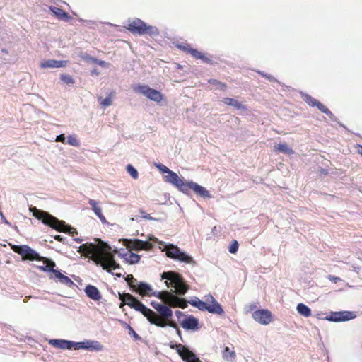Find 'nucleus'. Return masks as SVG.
Wrapping results in <instances>:
<instances>
[{"mask_svg": "<svg viewBox=\"0 0 362 362\" xmlns=\"http://www.w3.org/2000/svg\"><path fill=\"white\" fill-rule=\"evenodd\" d=\"M128 329H129L130 334H132L136 339L139 338L138 334L135 332V331L129 325H128Z\"/></svg>", "mask_w": 362, "mask_h": 362, "instance_id": "nucleus-48", "label": "nucleus"}, {"mask_svg": "<svg viewBox=\"0 0 362 362\" xmlns=\"http://www.w3.org/2000/svg\"><path fill=\"white\" fill-rule=\"evenodd\" d=\"M235 354L230 351L228 347H226L223 354V358L228 361H232L235 359Z\"/></svg>", "mask_w": 362, "mask_h": 362, "instance_id": "nucleus-32", "label": "nucleus"}, {"mask_svg": "<svg viewBox=\"0 0 362 362\" xmlns=\"http://www.w3.org/2000/svg\"><path fill=\"white\" fill-rule=\"evenodd\" d=\"M117 277H120L122 276L121 273H115V274Z\"/></svg>", "mask_w": 362, "mask_h": 362, "instance_id": "nucleus-63", "label": "nucleus"}, {"mask_svg": "<svg viewBox=\"0 0 362 362\" xmlns=\"http://www.w3.org/2000/svg\"><path fill=\"white\" fill-rule=\"evenodd\" d=\"M223 103L227 105L232 106L239 110H245V106L235 99L230 98H225Z\"/></svg>", "mask_w": 362, "mask_h": 362, "instance_id": "nucleus-25", "label": "nucleus"}, {"mask_svg": "<svg viewBox=\"0 0 362 362\" xmlns=\"http://www.w3.org/2000/svg\"><path fill=\"white\" fill-rule=\"evenodd\" d=\"M132 289L134 291H136V289H137V286H139V282L134 278L133 281H131L129 284H128Z\"/></svg>", "mask_w": 362, "mask_h": 362, "instance_id": "nucleus-44", "label": "nucleus"}, {"mask_svg": "<svg viewBox=\"0 0 362 362\" xmlns=\"http://www.w3.org/2000/svg\"><path fill=\"white\" fill-rule=\"evenodd\" d=\"M126 28L132 33L140 35L148 34L151 36H156L159 34L158 30L156 27L148 25L139 18L129 21Z\"/></svg>", "mask_w": 362, "mask_h": 362, "instance_id": "nucleus-5", "label": "nucleus"}, {"mask_svg": "<svg viewBox=\"0 0 362 362\" xmlns=\"http://www.w3.org/2000/svg\"><path fill=\"white\" fill-rule=\"evenodd\" d=\"M209 82L211 84L214 85V86H216L218 85V83H220L219 81H216V80H214V79H213V80H210Z\"/></svg>", "mask_w": 362, "mask_h": 362, "instance_id": "nucleus-54", "label": "nucleus"}, {"mask_svg": "<svg viewBox=\"0 0 362 362\" xmlns=\"http://www.w3.org/2000/svg\"><path fill=\"white\" fill-rule=\"evenodd\" d=\"M30 211L32 212L33 216L41 220L42 223L51 226L52 228L59 231L69 232L73 237L75 233L77 234V232L74 228L65 225L64 222L58 220L47 212L37 209L35 207H30Z\"/></svg>", "mask_w": 362, "mask_h": 362, "instance_id": "nucleus-4", "label": "nucleus"}, {"mask_svg": "<svg viewBox=\"0 0 362 362\" xmlns=\"http://www.w3.org/2000/svg\"><path fill=\"white\" fill-rule=\"evenodd\" d=\"M296 310L300 315L308 317L311 316V310L303 303H298L296 306Z\"/></svg>", "mask_w": 362, "mask_h": 362, "instance_id": "nucleus-29", "label": "nucleus"}, {"mask_svg": "<svg viewBox=\"0 0 362 362\" xmlns=\"http://www.w3.org/2000/svg\"><path fill=\"white\" fill-rule=\"evenodd\" d=\"M127 170L128 172V173L130 175V176L133 178V179H137L138 177H139V173H138V171L136 170V168H134L132 165L129 164L127 166Z\"/></svg>", "mask_w": 362, "mask_h": 362, "instance_id": "nucleus-35", "label": "nucleus"}, {"mask_svg": "<svg viewBox=\"0 0 362 362\" xmlns=\"http://www.w3.org/2000/svg\"><path fill=\"white\" fill-rule=\"evenodd\" d=\"M187 194H188L189 189L193 190L197 195L203 198H210L211 195L209 191L204 187L199 185L197 182L193 181L187 182Z\"/></svg>", "mask_w": 362, "mask_h": 362, "instance_id": "nucleus-14", "label": "nucleus"}, {"mask_svg": "<svg viewBox=\"0 0 362 362\" xmlns=\"http://www.w3.org/2000/svg\"><path fill=\"white\" fill-rule=\"evenodd\" d=\"M156 168L163 173L168 174L171 170L163 164H156Z\"/></svg>", "mask_w": 362, "mask_h": 362, "instance_id": "nucleus-40", "label": "nucleus"}, {"mask_svg": "<svg viewBox=\"0 0 362 362\" xmlns=\"http://www.w3.org/2000/svg\"><path fill=\"white\" fill-rule=\"evenodd\" d=\"M74 349H86L90 351H100L102 349V345L97 341L87 340L81 342L74 341Z\"/></svg>", "mask_w": 362, "mask_h": 362, "instance_id": "nucleus-13", "label": "nucleus"}, {"mask_svg": "<svg viewBox=\"0 0 362 362\" xmlns=\"http://www.w3.org/2000/svg\"><path fill=\"white\" fill-rule=\"evenodd\" d=\"M88 204L91 206V209L94 211L95 214L100 220V221L103 223H107L106 218L102 213V209L98 205V202L94 199H89Z\"/></svg>", "mask_w": 362, "mask_h": 362, "instance_id": "nucleus-21", "label": "nucleus"}, {"mask_svg": "<svg viewBox=\"0 0 362 362\" xmlns=\"http://www.w3.org/2000/svg\"><path fill=\"white\" fill-rule=\"evenodd\" d=\"M57 142H62V143H64L65 142V136H64V134H62L59 136H57L56 138V140H55Z\"/></svg>", "mask_w": 362, "mask_h": 362, "instance_id": "nucleus-46", "label": "nucleus"}, {"mask_svg": "<svg viewBox=\"0 0 362 362\" xmlns=\"http://www.w3.org/2000/svg\"><path fill=\"white\" fill-rule=\"evenodd\" d=\"M161 279H165L167 288L171 291H153L152 287L144 282H139L136 293L141 296H156L166 304L185 308L187 306V301L177 296L185 295L189 289V286L183 278L178 273L175 272H166L161 274Z\"/></svg>", "mask_w": 362, "mask_h": 362, "instance_id": "nucleus-1", "label": "nucleus"}, {"mask_svg": "<svg viewBox=\"0 0 362 362\" xmlns=\"http://www.w3.org/2000/svg\"><path fill=\"white\" fill-rule=\"evenodd\" d=\"M93 63L97 64L102 67H108L110 66L109 63L103 60L98 59L96 58H95Z\"/></svg>", "mask_w": 362, "mask_h": 362, "instance_id": "nucleus-43", "label": "nucleus"}, {"mask_svg": "<svg viewBox=\"0 0 362 362\" xmlns=\"http://www.w3.org/2000/svg\"><path fill=\"white\" fill-rule=\"evenodd\" d=\"M274 150L276 151L281 152L287 155H291L294 153L293 150L290 148L286 143H280L275 145Z\"/></svg>", "mask_w": 362, "mask_h": 362, "instance_id": "nucleus-27", "label": "nucleus"}, {"mask_svg": "<svg viewBox=\"0 0 362 362\" xmlns=\"http://www.w3.org/2000/svg\"><path fill=\"white\" fill-rule=\"evenodd\" d=\"M321 112L325 113L327 115H328L331 119L333 118L334 115L326 107H325L321 103L317 101L315 105Z\"/></svg>", "mask_w": 362, "mask_h": 362, "instance_id": "nucleus-34", "label": "nucleus"}, {"mask_svg": "<svg viewBox=\"0 0 362 362\" xmlns=\"http://www.w3.org/2000/svg\"><path fill=\"white\" fill-rule=\"evenodd\" d=\"M13 250L16 252L21 255L23 259L39 260L41 258L36 251L28 245H16Z\"/></svg>", "mask_w": 362, "mask_h": 362, "instance_id": "nucleus-8", "label": "nucleus"}, {"mask_svg": "<svg viewBox=\"0 0 362 362\" xmlns=\"http://www.w3.org/2000/svg\"><path fill=\"white\" fill-rule=\"evenodd\" d=\"M55 239L59 241H61L62 240V238L60 235H57L55 236Z\"/></svg>", "mask_w": 362, "mask_h": 362, "instance_id": "nucleus-58", "label": "nucleus"}, {"mask_svg": "<svg viewBox=\"0 0 362 362\" xmlns=\"http://www.w3.org/2000/svg\"><path fill=\"white\" fill-rule=\"evenodd\" d=\"M150 240H153V241H155V242H157V241H158L157 238H155V237H151V238H150Z\"/></svg>", "mask_w": 362, "mask_h": 362, "instance_id": "nucleus-60", "label": "nucleus"}, {"mask_svg": "<svg viewBox=\"0 0 362 362\" xmlns=\"http://www.w3.org/2000/svg\"><path fill=\"white\" fill-rule=\"evenodd\" d=\"M163 304L156 303V302H152L151 305L152 307L157 311L158 309Z\"/></svg>", "mask_w": 362, "mask_h": 362, "instance_id": "nucleus-50", "label": "nucleus"}, {"mask_svg": "<svg viewBox=\"0 0 362 362\" xmlns=\"http://www.w3.org/2000/svg\"><path fill=\"white\" fill-rule=\"evenodd\" d=\"M122 256L125 260L129 264H136L139 262L140 256L137 254L133 252H129L124 255H120Z\"/></svg>", "mask_w": 362, "mask_h": 362, "instance_id": "nucleus-30", "label": "nucleus"}, {"mask_svg": "<svg viewBox=\"0 0 362 362\" xmlns=\"http://www.w3.org/2000/svg\"><path fill=\"white\" fill-rule=\"evenodd\" d=\"M165 180L167 182L175 186L182 192L187 194V182H185L180 178L176 173L171 170L165 176Z\"/></svg>", "mask_w": 362, "mask_h": 362, "instance_id": "nucleus-10", "label": "nucleus"}, {"mask_svg": "<svg viewBox=\"0 0 362 362\" xmlns=\"http://www.w3.org/2000/svg\"><path fill=\"white\" fill-rule=\"evenodd\" d=\"M266 78H267L269 80L272 81L274 78L271 76L268 75H264Z\"/></svg>", "mask_w": 362, "mask_h": 362, "instance_id": "nucleus-59", "label": "nucleus"}, {"mask_svg": "<svg viewBox=\"0 0 362 362\" xmlns=\"http://www.w3.org/2000/svg\"><path fill=\"white\" fill-rule=\"evenodd\" d=\"M303 100L310 105L315 106L316 105V103H317V100L312 98L310 95L304 94L303 95Z\"/></svg>", "mask_w": 362, "mask_h": 362, "instance_id": "nucleus-38", "label": "nucleus"}, {"mask_svg": "<svg viewBox=\"0 0 362 362\" xmlns=\"http://www.w3.org/2000/svg\"><path fill=\"white\" fill-rule=\"evenodd\" d=\"M163 250L165 251L167 257L171 259L184 262L187 264H191L192 266L196 264V262L194 260L192 256L181 250L176 245L172 244H165Z\"/></svg>", "mask_w": 362, "mask_h": 362, "instance_id": "nucleus-6", "label": "nucleus"}, {"mask_svg": "<svg viewBox=\"0 0 362 362\" xmlns=\"http://www.w3.org/2000/svg\"><path fill=\"white\" fill-rule=\"evenodd\" d=\"M177 351L183 361L185 362H201L196 355L183 346H177Z\"/></svg>", "mask_w": 362, "mask_h": 362, "instance_id": "nucleus-15", "label": "nucleus"}, {"mask_svg": "<svg viewBox=\"0 0 362 362\" xmlns=\"http://www.w3.org/2000/svg\"><path fill=\"white\" fill-rule=\"evenodd\" d=\"M225 88H226V85L221 82L218 83V85L216 86L217 89L225 90Z\"/></svg>", "mask_w": 362, "mask_h": 362, "instance_id": "nucleus-53", "label": "nucleus"}, {"mask_svg": "<svg viewBox=\"0 0 362 362\" xmlns=\"http://www.w3.org/2000/svg\"><path fill=\"white\" fill-rule=\"evenodd\" d=\"M189 303L192 305L197 308L199 310H200L202 311L206 310L209 313H218L220 311L219 308L217 305H216V308L206 307V304L205 303V299H204L203 300H201L198 298H195L194 299L189 301Z\"/></svg>", "mask_w": 362, "mask_h": 362, "instance_id": "nucleus-16", "label": "nucleus"}, {"mask_svg": "<svg viewBox=\"0 0 362 362\" xmlns=\"http://www.w3.org/2000/svg\"><path fill=\"white\" fill-rule=\"evenodd\" d=\"M49 344L60 349H74V341L65 339H50Z\"/></svg>", "mask_w": 362, "mask_h": 362, "instance_id": "nucleus-17", "label": "nucleus"}, {"mask_svg": "<svg viewBox=\"0 0 362 362\" xmlns=\"http://www.w3.org/2000/svg\"><path fill=\"white\" fill-rule=\"evenodd\" d=\"M356 317V315L350 311H340L332 313L327 319L332 322L348 321Z\"/></svg>", "mask_w": 362, "mask_h": 362, "instance_id": "nucleus-12", "label": "nucleus"}, {"mask_svg": "<svg viewBox=\"0 0 362 362\" xmlns=\"http://www.w3.org/2000/svg\"><path fill=\"white\" fill-rule=\"evenodd\" d=\"M52 273L54 274L55 278H57L62 284H65L68 287H71L74 284L70 278L62 274L58 270H53Z\"/></svg>", "mask_w": 362, "mask_h": 362, "instance_id": "nucleus-26", "label": "nucleus"}, {"mask_svg": "<svg viewBox=\"0 0 362 362\" xmlns=\"http://www.w3.org/2000/svg\"><path fill=\"white\" fill-rule=\"evenodd\" d=\"M50 10L59 19L64 20L66 21H69V14L64 11L62 9L57 7L52 6L50 7Z\"/></svg>", "mask_w": 362, "mask_h": 362, "instance_id": "nucleus-28", "label": "nucleus"}, {"mask_svg": "<svg viewBox=\"0 0 362 362\" xmlns=\"http://www.w3.org/2000/svg\"><path fill=\"white\" fill-rule=\"evenodd\" d=\"M204 299H205V303L206 304V307H211V308H216V305L219 308V312L218 313H212L213 314H217V315H222L223 314L224 311L222 308L221 305L217 302V300L211 296V295H207L204 297Z\"/></svg>", "mask_w": 362, "mask_h": 362, "instance_id": "nucleus-23", "label": "nucleus"}, {"mask_svg": "<svg viewBox=\"0 0 362 362\" xmlns=\"http://www.w3.org/2000/svg\"><path fill=\"white\" fill-rule=\"evenodd\" d=\"M67 143L73 146H79L80 142L74 135H69L67 138Z\"/></svg>", "mask_w": 362, "mask_h": 362, "instance_id": "nucleus-37", "label": "nucleus"}, {"mask_svg": "<svg viewBox=\"0 0 362 362\" xmlns=\"http://www.w3.org/2000/svg\"><path fill=\"white\" fill-rule=\"evenodd\" d=\"M253 319L262 325H268L272 322V313L267 309H262L255 311L252 313Z\"/></svg>", "mask_w": 362, "mask_h": 362, "instance_id": "nucleus-11", "label": "nucleus"}, {"mask_svg": "<svg viewBox=\"0 0 362 362\" xmlns=\"http://www.w3.org/2000/svg\"><path fill=\"white\" fill-rule=\"evenodd\" d=\"M180 325L185 329H195L198 327V320L194 317L189 315L182 320Z\"/></svg>", "mask_w": 362, "mask_h": 362, "instance_id": "nucleus-20", "label": "nucleus"}, {"mask_svg": "<svg viewBox=\"0 0 362 362\" xmlns=\"http://www.w3.org/2000/svg\"><path fill=\"white\" fill-rule=\"evenodd\" d=\"M100 105L105 107L110 106L112 105V99L110 97H107L101 100Z\"/></svg>", "mask_w": 362, "mask_h": 362, "instance_id": "nucleus-42", "label": "nucleus"}, {"mask_svg": "<svg viewBox=\"0 0 362 362\" xmlns=\"http://www.w3.org/2000/svg\"><path fill=\"white\" fill-rule=\"evenodd\" d=\"M60 78L63 82H64L65 83H66L68 85H73L75 83L74 79L70 75L64 74L61 75Z\"/></svg>", "mask_w": 362, "mask_h": 362, "instance_id": "nucleus-36", "label": "nucleus"}, {"mask_svg": "<svg viewBox=\"0 0 362 362\" xmlns=\"http://www.w3.org/2000/svg\"><path fill=\"white\" fill-rule=\"evenodd\" d=\"M39 260H42L43 262L42 265H38L37 268L45 272H51L52 273L53 270H55L54 267H55V263L53 261L49 260L47 258L41 257Z\"/></svg>", "mask_w": 362, "mask_h": 362, "instance_id": "nucleus-24", "label": "nucleus"}, {"mask_svg": "<svg viewBox=\"0 0 362 362\" xmlns=\"http://www.w3.org/2000/svg\"><path fill=\"white\" fill-rule=\"evenodd\" d=\"M119 299L124 304L128 305L129 307H131L136 300V298L129 293L120 295Z\"/></svg>", "mask_w": 362, "mask_h": 362, "instance_id": "nucleus-31", "label": "nucleus"}, {"mask_svg": "<svg viewBox=\"0 0 362 362\" xmlns=\"http://www.w3.org/2000/svg\"><path fill=\"white\" fill-rule=\"evenodd\" d=\"M0 216L4 223H5L7 225H10V223L6 220V218H5V216H4V214L1 211H0Z\"/></svg>", "mask_w": 362, "mask_h": 362, "instance_id": "nucleus-51", "label": "nucleus"}, {"mask_svg": "<svg viewBox=\"0 0 362 362\" xmlns=\"http://www.w3.org/2000/svg\"><path fill=\"white\" fill-rule=\"evenodd\" d=\"M84 291L87 296L93 300H99L101 298L98 289L94 286L88 285Z\"/></svg>", "mask_w": 362, "mask_h": 362, "instance_id": "nucleus-22", "label": "nucleus"}, {"mask_svg": "<svg viewBox=\"0 0 362 362\" xmlns=\"http://www.w3.org/2000/svg\"><path fill=\"white\" fill-rule=\"evenodd\" d=\"M327 278L329 280H330L331 281L334 282V283H337V281H339L340 280V279L339 277L331 276V275L328 276Z\"/></svg>", "mask_w": 362, "mask_h": 362, "instance_id": "nucleus-49", "label": "nucleus"}, {"mask_svg": "<svg viewBox=\"0 0 362 362\" xmlns=\"http://www.w3.org/2000/svg\"><path fill=\"white\" fill-rule=\"evenodd\" d=\"M141 214H142V216L144 218L147 220H155L153 217H151L149 214H146L144 211H141Z\"/></svg>", "mask_w": 362, "mask_h": 362, "instance_id": "nucleus-47", "label": "nucleus"}, {"mask_svg": "<svg viewBox=\"0 0 362 362\" xmlns=\"http://www.w3.org/2000/svg\"><path fill=\"white\" fill-rule=\"evenodd\" d=\"M163 304L156 312L153 311V313L155 316L148 317V320L150 323L156 325L160 327H165L166 326H169L176 329L177 333H180V330L178 329L177 324L171 320L173 317V311L170 309V307L175 308L174 306L169 305L166 304L165 302H163Z\"/></svg>", "mask_w": 362, "mask_h": 362, "instance_id": "nucleus-3", "label": "nucleus"}, {"mask_svg": "<svg viewBox=\"0 0 362 362\" xmlns=\"http://www.w3.org/2000/svg\"><path fill=\"white\" fill-rule=\"evenodd\" d=\"M80 57L82 59L87 62H92L93 63L95 58L92 57L91 56L88 55L87 53H81Z\"/></svg>", "mask_w": 362, "mask_h": 362, "instance_id": "nucleus-39", "label": "nucleus"}, {"mask_svg": "<svg viewBox=\"0 0 362 362\" xmlns=\"http://www.w3.org/2000/svg\"><path fill=\"white\" fill-rule=\"evenodd\" d=\"M175 315L177 317V318H180L181 315H182V313L181 311L177 310L175 312Z\"/></svg>", "mask_w": 362, "mask_h": 362, "instance_id": "nucleus-55", "label": "nucleus"}, {"mask_svg": "<svg viewBox=\"0 0 362 362\" xmlns=\"http://www.w3.org/2000/svg\"><path fill=\"white\" fill-rule=\"evenodd\" d=\"M134 279V278L133 275H132V274H129V275H127V277L125 278V280H126V281H127L128 284H129V283L131 282V281H133V279Z\"/></svg>", "mask_w": 362, "mask_h": 362, "instance_id": "nucleus-52", "label": "nucleus"}, {"mask_svg": "<svg viewBox=\"0 0 362 362\" xmlns=\"http://www.w3.org/2000/svg\"><path fill=\"white\" fill-rule=\"evenodd\" d=\"M133 90L156 103H160L163 99V95L160 91L153 89L146 85L135 86L133 87Z\"/></svg>", "mask_w": 362, "mask_h": 362, "instance_id": "nucleus-7", "label": "nucleus"}, {"mask_svg": "<svg viewBox=\"0 0 362 362\" xmlns=\"http://www.w3.org/2000/svg\"><path fill=\"white\" fill-rule=\"evenodd\" d=\"M74 240L77 241L78 243H81L83 241L82 239H79V238H74Z\"/></svg>", "mask_w": 362, "mask_h": 362, "instance_id": "nucleus-61", "label": "nucleus"}, {"mask_svg": "<svg viewBox=\"0 0 362 362\" xmlns=\"http://www.w3.org/2000/svg\"><path fill=\"white\" fill-rule=\"evenodd\" d=\"M321 173H323V174H327V170H324V169H322L321 170Z\"/></svg>", "mask_w": 362, "mask_h": 362, "instance_id": "nucleus-62", "label": "nucleus"}, {"mask_svg": "<svg viewBox=\"0 0 362 362\" xmlns=\"http://www.w3.org/2000/svg\"><path fill=\"white\" fill-rule=\"evenodd\" d=\"M123 245L127 247L129 250H151L153 247L152 244L148 241H143L139 239L131 240V239H123Z\"/></svg>", "mask_w": 362, "mask_h": 362, "instance_id": "nucleus-9", "label": "nucleus"}, {"mask_svg": "<svg viewBox=\"0 0 362 362\" xmlns=\"http://www.w3.org/2000/svg\"><path fill=\"white\" fill-rule=\"evenodd\" d=\"M78 252L91 259L100 264L103 269L110 272L112 270L119 269L120 266L115 259L111 247L101 240L98 244L85 243L78 247Z\"/></svg>", "mask_w": 362, "mask_h": 362, "instance_id": "nucleus-2", "label": "nucleus"}, {"mask_svg": "<svg viewBox=\"0 0 362 362\" xmlns=\"http://www.w3.org/2000/svg\"><path fill=\"white\" fill-rule=\"evenodd\" d=\"M92 74H95V75H98L99 73L98 72V71L96 69H94L91 71Z\"/></svg>", "mask_w": 362, "mask_h": 362, "instance_id": "nucleus-57", "label": "nucleus"}, {"mask_svg": "<svg viewBox=\"0 0 362 362\" xmlns=\"http://www.w3.org/2000/svg\"><path fill=\"white\" fill-rule=\"evenodd\" d=\"M67 64V61L65 60H55L48 59L41 62L40 67L42 69L47 68H60L64 67Z\"/></svg>", "mask_w": 362, "mask_h": 362, "instance_id": "nucleus-18", "label": "nucleus"}, {"mask_svg": "<svg viewBox=\"0 0 362 362\" xmlns=\"http://www.w3.org/2000/svg\"><path fill=\"white\" fill-rule=\"evenodd\" d=\"M132 289L134 291H136V289H137V286H139V282L134 278L133 281H131L129 284H128Z\"/></svg>", "mask_w": 362, "mask_h": 362, "instance_id": "nucleus-45", "label": "nucleus"}, {"mask_svg": "<svg viewBox=\"0 0 362 362\" xmlns=\"http://www.w3.org/2000/svg\"><path fill=\"white\" fill-rule=\"evenodd\" d=\"M180 48H182L183 49H187L185 47H181L179 46ZM188 52L196 59H203L204 58V56L203 54L200 52H199L197 49H187Z\"/></svg>", "mask_w": 362, "mask_h": 362, "instance_id": "nucleus-33", "label": "nucleus"}, {"mask_svg": "<svg viewBox=\"0 0 362 362\" xmlns=\"http://www.w3.org/2000/svg\"><path fill=\"white\" fill-rule=\"evenodd\" d=\"M238 249V244L236 240H234L233 243L229 247V252L232 254L236 253Z\"/></svg>", "mask_w": 362, "mask_h": 362, "instance_id": "nucleus-41", "label": "nucleus"}, {"mask_svg": "<svg viewBox=\"0 0 362 362\" xmlns=\"http://www.w3.org/2000/svg\"><path fill=\"white\" fill-rule=\"evenodd\" d=\"M131 308H134L136 310L141 312L146 318L148 319V317L155 316L153 313V310L146 307L142 303L136 299L135 303L131 306Z\"/></svg>", "mask_w": 362, "mask_h": 362, "instance_id": "nucleus-19", "label": "nucleus"}, {"mask_svg": "<svg viewBox=\"0 0 362 362\" xmlns=\"http://www.w3.org/2000/svg\"><path fill=\"white\" fill-rule=\"evenodd\" d=\"M358 152L362 156V146L358 147Z\"/></svg>", "mask_w": 362, "mask_h": 362, "instance_id": "nucleus-56", "label": "nucleus"}]
</instances>
